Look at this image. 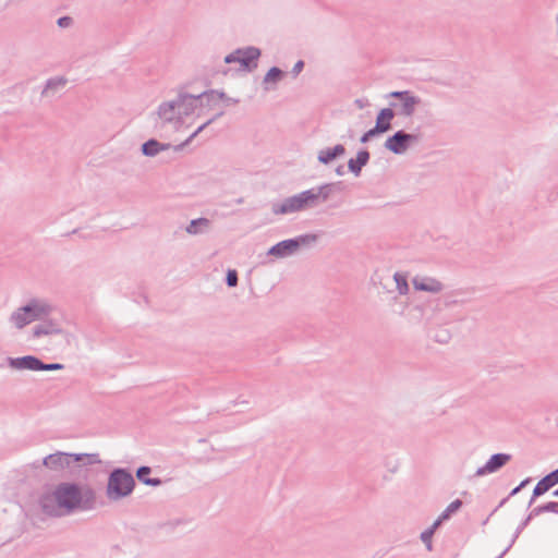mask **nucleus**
I'll list each match as a JSON object with an SVG mask.
<instances>
[{"instance_id": "nucleus-1", "label": "nucleus", "mask_w": 558, "mask_h": 558, "mask_svg": "<svg viewBox=\"0 0 558 558\" xmlns=\"http://www.w3.org/2000/svg\"><path fill=\"white\" fill-rule=\"evenodd\" d=\"M40 510L48 517L59 518L77 510H93L96 492L78 482H61L52 490H45L38 498Z\"/></svg>"}, {"instance_id": "nucleus-2", "label": "nucleus", "mask_w": 558, "mask_h": 558, "mask_svg": "<svg viewBox=\"0 0 558 558\" xmlns=\"http://www.w3.org/2000/svg\"><path fill=\"white\" fill-rule=\"evenodd\" d=\"M101 459L99 453H72V452H63L57 451L54 453H50L46 456L40 465L46 466L47 469L59 472L65 471L68 477L80 478L82 473H84V478H86L87 465L100 464ZM34 468H38L39 463L34 462Z\"/></svg>"}, {"instance_id": "nucleus-3", "label": "nucleus", "mask_w": 558, "mask_h": 558, "mask_svg": "<svg viewBox=\"0 0 558 558\" xmlns=\"http://www.w3.org/2000/svg\"><path fill=\"white\" fill-rule=\"evenodd\" d=\"M136 486L135 478L128 468H114L107 480L106 496L110 501H119L132 495Z\"/></svg>"}, {"instance_id": "nucleus-4", "label": "nucleus", "mask_w": 558, "mask_h": 558, "mask_svg": "<svg viewBox=\"0 0 558 558\" xmlns=\"http://www.w3.org/2000/svg\"><path fill=\"white\" fill-rule=\"evenodd\" d=\"M317 241V235L307 233L293 239L283 240L272 245L268 254L277 257H287L296 253L302 247H308Z\"/></svg>"}, {"instance_id": "nucleus-5", "label": "nucleus", "mask_w": 558, "mask_h": 558, "mask_svg": "<svg viewBox=\"0 0 558 558\" xmlns=\"http://www.w3.org/2000/svg\"><path fill=\"white\" fill-rule=\"evenodd\" d=\"M260 57V49L248 46L245 48H239L233 52L229 53L225 57L226 63L238 62L241 66V70L246 72L254 71L258 63V58Z\"/></svg>"}, {"instance_id": "nucleus-6", "label": "nucleus", "mask_w": 558, "mask_h": 558, "mask_svg": "<svg viewBox=\"0 0 558 558\" xmlns=\"http://www.w3.org/2000/svg\"><path fill=\"white\" fill-rule=\"evenodd\" d=\"M214 94V90H206L198 95H192L182 90L179 92L177 98L174 99L179 116L181 118L191 116L195 111L198 102H201L202 99L208 98Z\"/></svg>"}, {"instance_id": "nucleus-7", "label": "nucleus", "mask_w": 558, "mask_h": 558, "mask_svg": "<svg viewBox=\"0 0 558 558\" xmlns=\"http://www.w3.org/2000/svg\"><path fill=\"white\" fill-rule=\"evenodd\" d=\"M420 140L421 136L418 134H411L399 130L386 140L385 147L396 155H402L412 144L418 143Z\"/></svg>"}, {"instance_id": "nucleus-8", "label": "nucleus", "mask_w": 558, "mask_h": 558, "mask_svg": "<svg viewBox=\"0 0 558 558\" xmlns=\"http://www.w3.org/2000/svg\"><path fill=\"white\" fill-rule=\"evenodd\" d=\"M512 456L510 453L498 452L494 453L489 457L486 463L480 468H477L475 472V476H484L487 474H492L498 472L502 469L509 461H511Z\"/></svg>"}, {"instance_id": "nucleus-9", "label": "nucleus", "mask_w": 558, "mask_h": 558, "mask_svg": "<svg viewBox=\"0 0 558 558\" xmlns=\"http://www.w3.org/2000/svg\"><path fill=\"white\" fill-rule=\"evenodd\" d=\"M389 97L400 99L401 105L398 113L404 117H412L415 112V107L421 102V99L410 90L391 92Z\"/></svg>"}, {"instance_id": "nucleus-10", "label": "nucleus", "mask_w": 558, "mask_h": 558, "mask_svg": "<svg viewBox=\"0 0 558 558\" xmlns=\"http://www.w3.org/2000/svg\"><path fill=\"white\" fill-rule=\"evenodd\" d=\"M558 484V468L548 474H546L544 477H542L537 484L533 488V493L531 496V499L529 501V507H531L535 500L543 496L545 493H547L550 488L556 486Z\"/></svg>"}, {"instance_id": "nucleus-11", "label": "nucleus", "mask_w": 558, "mask_h": 558, "mask_svg": "<svg viewBox=\"0 0 558 558\" xmlns=\"http://www.w3.org/2000/svg\"><path fill=\"white\" fill-rule=\"evenodd\" d=\"M52 307L47 304L39 302L37 299H32L27 304L20 307V311H24L31 323L34 320H40L51 313Z\"/></svg>"}, {"instance_id": "nucleus-12", "label": "nucleus", "mask_w": 558, "mask_h": 558, "mask_svg": "<svg viewBox=\"0 0 558 558\" xmlns=\"http://www.w3.org/2000/svg\"><path fill=\"white\" fill-rule=\"evenodd\" d=\"M63 329L61 325L51 318H43L40 323L33 328V338H40L43 336L61 335Z\"/></svg>"}, {"instance_id": "nucleus-13", "label": "nucleus", "mask_w": 558, "mask_h": 558, "mask_svg": "<svg viewBox=\"0 0 558 558\" xmlns=\"http://www.w3.org/2000/svg\"><path fill=\"white\" fill-rule=\"evenodd\" d=\"M5 362L10 367L14 369H28L37 372L39 357L36 355H24L17 357L8 356Z\"/></svg>"}, {"instance_id": "nucleus-14", "label": "nucleus", "mask_w": 558, "mask_h": 558, "mask_svg": "<svg viewBox=\"0 0 558 558\" xmlns=\"http://www.w3.org/2000/svg\"><path fill=\"white\" fill-rule=\"evenodd\" d=\"M158 116L165 122H177L182 123L181 117L179 116L174 99L170 101L161 102L158 107Z\"/></svg>"}, {"instance_id": "nucleus-15", "label": "nucleus", "mask_w": 558, "mask_h": 558, "mask_svg": "<svg viewBox=\"0 0 558 558\" xmlns=\"http://www.w3.org/2000/svg\"><path fill=\"white\" fill-rule=\"evenodd\" d=\"M345 154V147L342 144H337L333 147L320 149L317 155V160L320 163L329 165L336 158L341 157Z\"/></svg>"}, {"instance_id": "nucleus-16", "label": "nucleus", "mask_w": 558, "mask_h": 558, "mask_svg": "<svg viewBox=\"0 0 558 558\" xmlns=\"http://www.w3.org/2000/svg\"><path fill=\"white\" fill-rule=\"evenodd\" d=\"M371 155L366 149H361L356 154V158H351L348 161L349 170L355 175L359 177L361 174L362 168L366 166L369 161Z\"/></svg>"}, {"instance_id": "nucleus-17", "label": "nucleus", "mask_w": 558, "mask_h": 558, "mask_svg": "<svg viewBox=\"0 0 558 558\" xmlns=\"http://www.w3.org/2000/svg\"><path fill=\"white\" fill-rule=\"evenodd\" d=\"M396 112L391 108L381 109L376 118V131L385 133L391 129V120L395 118Z\"/></svg>"}, {"instance_id": "nucleus-18", "label": "nucleus", "mask_w": 558, "mask_h": 558, "mask_svg": "<svg viewBox=\"0 0 558 558\" xmlns=\"http://www.w3.org/2000/svg\"><path fill=\"white\" fill-rule=\"evenodd\" d=\"M428 336L437 343L447 344L452 338V332L447 325H438L429 328Z\"/></svg>"}, {"instance_id": "nucleus-19", "label": "nucleus", "mask_w": 558, "mask_h": 558, "mask_svg": "<svg viewBox=\"0 0 558 558\" xmlns=\"http://www.w3.org/2000/svg\"><path fill=\"white\" fill-rule=\"evenodd\" d=\"M271 211L275 215H288L299 211L295 196L293 195L284 198L282 202L274 203L271 206Z\"/></svg>"}, {"instance_id": "nucleus-20", "label": "nucleus", "mask_w": 558, "mask_h": 558, "mask_svg": "<svg viewBox=\"0 0 558 558\" xmlns=\"http://www.w3.org/2000/svg\"><path fill=\"white\" fill-rule=\"evenodd\" d=\"M211 227V221L208 218L199 217L190 221L185 227V231L190 235H197L207 232Z\"/></svg>"}, {"instance_id": "nucleus-21", "label": "nucleus", "mask_w": 558, "mask_h": 558, "mask_svg": "<svg viewBox=\"0 0 558 558\" xmlns=\"http://www.w3.org/2000/svg\"><path fill=\"white\" fill-rule=\"evenodd\" d=\"M151 468L148 465H141L136 470V478L144 485L158 487L162 484V480L159 477H150Z\"/></svg>"}, {"instance_id": "nucleus-22", "label": "nucleus", "mask_w": 558, "mask_h": 558, "mask_svg": "<svg viewBox=\"0 0 558 558\" xmlns=\"http://www.w3.org/2000/svg\"><path fill=\"white\" fill-rule=\"evenodd\" d=\"M171 147V144H162L155 138L146 141L142 147V154L147 157H154L162 150H167Z\"/></svg>"}, {"instance_id": "nucleus-23", "label": "nucleus", "mask_w": 558, "mask_h": 558, "mask_svg": "<svg viewBox=\"0 0 558 558\" xmlns=\"http://www.w3.org/2000/svg\"><path fill=\"white\" fill-rule=\"evenodd\" d=\"M222 112L217 113L214 118L209 119L202 125H199L183 143L173 146L175 151L182 150L186 145H189L206 126H208L211 122H214L218 117H221Z\"/></svg>"}, {"instance_id": "nucleus-24", "label": "nucleus", "mask_w": 558, "mask_h": 558, "mask_svg": "<svg viewBox=\"0 0 558 558\" xmlns=\"http://www.w3.org/2000/svg\"><path fill=\"white\" fill-rule=\"evenodd\" d=\"M416 291L439 292L442 289L441 281H412Z\"/></svg>"}, {"instance_id": "nucleus-25", "label": "nucleus", "mask_w": 558, "mask_h": 558, "mask_svg": "<svg viewBox=\"0 0 558 558\" xmlns=\"http://www.w3.org/2000/svg\"><path fill=\"white\" fill-rule=\"evenodd\" d=\"M68 80L63 76L51 77L46 82L45 88L41 92V96L45 97L48 95L50 90H58L59 88L65 86Z\"/></svg>"}, {"instance_id": "nucleus-26", "label": "nucleus", "mask_w": 558, "mask_h": 558, "mask_svg": "<svg viewBox=\"0 0 558 558\" xmlns=\"http://www.w3.org/2000/svg\"><path fill=\"white\" fill-rule=\"evenodd\" d=\"M532 514L538 517L546 512H551L558 514V501H548L546 504L539 505L532 510Z\"/></svg>"}, {"instance_id": "nucleus-27", "label": "nucleus", "mask_w": 558, "mask_h": 558, "mask_svg": "<svg viewBox=\"0 0 558 558\" xmlns=\"http://www.w3.org/2000/svg\"><path fill=\"white\" fill-rule=\"evenodd\" d=\"M10 320L13 322L19 329H22L31 323L27 314L24 311H20V307L11 314Z\"/></svg>"}, {"instance_id": "nucleus-28", "label": "nucleus", "mask_w": 558, "mask_h": 558, "mask_svg": "<svg viewBox=\"0 0 558 558\" xmlns=\"http://www.w3.org/2000/svg\"><path fill=\"white\" fill-rule=\"evenodd\" d=\"M463 506V501L461 499H454L451 501L446 509L440 513V520H449L452 514L458 512Z\"/></svg>"}, {"instance_id": "nucleus-29", "label": "nucleus", "mask_w": 558, "mask_h": 558, "mask_svg": "<svg viewBox=\"0 0 558 558\" xmlns=\"http://www.w3.org/2000/svg\"><path fill=\"white\" fill-rule=\"evenodd\" d=\"M383 288L387 292H392L396 289L400 295H405L410 291L409 281H390V286L383 284Z\"/></svg>"}, {"instance_id": "nucleus-30", "label": "nucleus", "mask_w": 558, "mask_h": 558, "mask_svg": "<svg viewBox=\"0 0 558 558\" xmlns=\"http://www.w3.org/2000/svg\"><path fill=\"white\" fill-rule=\"evenodd\" d=\"M284 76V72L277 68L272 66L268 70L266 75L264 76L263 83L266 85L268 83H277Z\"/></svg>"}, {"instance_id": "nucleus-31", "label": "nucleus", "mask_w": 558, "mask_h": 558, "mask_svg": "<svg viewBox=\"0 0 558 558\" xmlns=\"http://www.w3.org/2000/svg\"><path fill=\"white\" fill-rule=\"evenodd\" d=\"M535 518V515L532 514V511L529 512V514L521 521V523L517 526L514 534L511 538L510 546H513L519 535L523 532V530L530 524V522Z\"/></svg>"}, {"instance_id": "nucleus-32", "label": "nucleus", "mask_w": 558, "mask_h": 558, "mask_svg": "<svg viewBox=\"0 0 558 558\" xmlns=\"http://www.w3.org/2000/svg\"><path fill=\"white\" fill-rule=\"evenodd\" d=\"M336 183H326L316 189L317 195L322 202H326L332 192Z\"/></svg>"}, {"instance_id": "nucleus-33", "label": "nucleus", "mask_w": 558, "mask_h": 558, "mask_svg": "<svg viewBox=\"0 0 558 558\" xmlns=\"http://www.w3.org/2000/svg\"><path fill=\"white\" fill-rule=\"evenodd\" d=\"M302 195L306 196V202H307L308 208H313V207L317 206L318 202L320 201L317 195L316 189H310V190L303 191Z\"/></svg>"}, {"instance_id": "nucleus-34", "label": "nucleus", "mask_w": 558, "mask_h": 558, "mask_svg": "<svg viewBox=\"0 0 558 558\" xmlns=\"http://www.w3.org/2000/svg\"><path fill=\"white\" fill-rule=\"evenodd\" d=\"M64 367L65 366L62 363H45L44 361H41L39 359L37 372H40V371H48V372L61 371V369H64Z\"/></svg>"}, {"instance_id": "nucleus-35", "label": "nucleus", "mask_w": 558, "mask_h": 558, "mask_svg": "<svg viewBox=\"0 0 558 558\" xmlns=\"http://www.w3.org/2000/svg\"><path fill=\"white\" fill-rule=\"evenodd\" d=\"M433 530H424L422 533H421V541L425 544L426 546V549L428 551H432L433 550V542H432V538H433Z\"/></svg>"}, {"instance_id": "nucleus-36", "label": "nucleus", "mask_w": 558, "mask_h": 558, "mask_svg": "<svg viewBox=\"0 0 558 558\" xmlns=\"http://www.w3.org/2000/svg\"><path fill=\"white\" fill-rule=\"evenodd\" d=\"M294 196H295L296 206H298L299 211H301L305 208H308L307 202H306V196L302 195V192L299 194H295Z\"/></svg>"}, {"instance_id": "nucleus-37", "label": "nucleus", "mask_w": 558, "mask_h": 558, "mask_svg": "<svg viewBox=\"0 0 558 558\" xmlns=\"http://www.w3.org/2000/svg\"><path fill=\"white\" fill-rule=\"evenodd\" d=\"M532 481L531 477H526L524 478L523 481H521V483L515 486L510 493H509V497H513L515 496L518 493L521 492V489H523L530 482Z\"/></svg>"}, {"instance_id": "nucleus-38", "label": "nucleus", "mask_w": 558, "mask_h": 558, "mask_svg": "<svg viewBox=\"0 0 558 558\" xmlns=\"http://www.w3.org/2000/svg\"><path fill=\"white\" fill-rule=\"evenodd\" d=\"M381 132L380 131H376V128L374 126L373 129L368 130L367 132H365L360 141L361 143H366L368 142L372 137L376 136L377 134H380Z\"/></svg>"}, {"instance_id": "nucleus-39", "label": "nucleus", "mask_w": 558, "mask_h": 558, "mask_svg": "<svg viewBox=\"0 0 558 558\" xmlns=\"http://www.w3.org/2000/svg\"><path fill=\"white\" fill-rule=\"evenodd\" d=\"M57 24L61 28H66L72 26L73 19L71 16H61L58 19Z\"/></svg>"}, {"instance_id": "nucleus-40", "label": "nucleus", "mask_w": 558, "mask_h": 558, "mask_svg": "<svg viewBox=\"0 0 558 558\" xmlns=\"http://www.w3.org/2000/svg\"><path fill=\"white\" fill-rule=\"evenodd\" d=\"M303 68H304V61L299 60V61L294 64V66L292 68V71H291V72H292L293 76L299 75V74L301 73V71L303 70Z\"/></svg>"}, {"instance_id": "nucleus-41", "label": "nucleus", "mask_w": 558, "mask_h": 558, "mask_svg": "<svg viewBox=\"0 0 558 558\" xmlns=\"http://www.w3.org/2000/svg\"><path fill=\"white\" fill-rule=\"evenodd\" d=\"M214 92H215V94L213 96H209L208 98H206L208 101L213 100L215 97H217L218 99H221V100H230V98H228L223 92H216V90H214Z\"/></svg>"}, {"instance_id": "nucleus-42", "label": "nucleus", "mask_w": 558, "mask_h": 558, "mask_svg": "<svg viewBox=\"0 0 558 558\" xmlns=\"http://www.w3.org/2000/svg\"><path fill=\"white\" fill-rule=\"evenodd\" d=\"M446 520H440V514L438 515V518L434 521V523L427 527V530H433V533H435V531L440 526V524L442 522H445Z\"/></svg>"}, {"instance_id": "nucleus-43", "label": "nucleus", "mask_w": 558, "mask_h": 558, "mask_svg": "<svg viewBox=\"0 0 558 558\" xmlns=\"http://www.w3.org/2000/svg\"><path fill=\"white\" fill-rule=\"evenodd\" d=\"M511 497H509V495L507 497H505L504 499L500 500V502L498 504V506L490 512V515H494L498 509H500L504 505H506V502L510 499Z\"/></svg>"}, {"instance_id": "nucleus-44", "label": "nucleus", "mask_w": 558, "mask_h": 558, "mask_svg": "<svg viewBox=\"0 0 558 558\" xmlns=\"http://www.w3.org/2000/svg\"><path fill=\"white\" fill-rule=\"evenodd\" d=\"M225 279H238V271L235 269H228Z\"/></svg>"}, {"instance_id": "nucleus-45", "label": "nucleus", "mask_w": 558, "mask_h": 558, "mask_svg": "<svg viewBox=\"0 0 558 558\" xmlns=\"http://www.w3.org/2000/svg\"><path fill=\"white\" fill-rule=\"evenodd\" d=\"M392 279H395V280L407 279V274L397 271V272L393 274Z\"/></svg>"}, {"instance_id": "nucleus-46", "label": "nucleus", "mask_w": 558, "mask_h": 558, "mask_svg": "<svg viewBox=\"0 0 558 558\" xmlns=\"http://www.w3.org/2000/svg\"><path fill=\"white\" fill-rule=\"evenodd\" d=\"M336 173L338 175H343L344 174V167L342 165L338 166L337 169H336Z\"/></svg>"}, {"instance_id": "nucleus-47", "label": "nucleus", "mask_w": 558, "mask_h": 558, "mask_svg": "<svg viewBox=\"0 0 558 558\" xmlns=\"http://www.w3.org/2000/svg\"><path fill=\"white\" fill-rule=\"evenodd\" d=\"M229 288H235L239 281H225Z\"/></svg>"}, {"instance_id": "nucleus-48", "label": "nucleus", "mask_w": 558, "mask_h": 558, "mask_svg": "<svg viewBox=\"0 0 558 558\" xmlns=\"http://www.w3.org/2000/svg\"><path fill=\"white\" fill-rule=\"evenodd\" d=\"M510 544L505 548V550L496 558H502L511 548Z\"/></svg>"}, {"instance_id": "nucleus-49", "label": "nucleus", "mask_w": 558, "mask_h": 558, "mask_svg": "<svg viewBox=\"0 0 558 558\" xmlns=\"http://www.w3.org/2000/svg\"><path fill=\"white\" fill-rule=\"evenodd\" d=\"M251 283H252V281H247V284H248V287H250L251 293H252L253 295H255V296H258V294L254 291V288L252 287V284H251Z\"/></svg>"}, {"instance_id": "nucleus-50", "label": "nucleus", "mask_w": 558, "mask_h": 558, "mask_svg": "<svg viewBox=\"0 0 558 558\" xmlns=\"http://www.w3.org/2000/svg\"><path fill=\"white\" fill-rule=\"evenodd\" d=\"M355 105H356L360 109H362V108L364 107V104H363L362 99H356V100H355Z\"/></svg>"}, {"instance_id": "nucleus-51", "label": "nucleus", "mask_w": 558, "mask_h": 558, "mask_svg": "<svg viewBox=\"0 0 558 558\" xmlns=\"http://www.w3.org/2000/svg\"><path fill=\"white\" fill-rule=\"evenodd\" d=\"M490 514L482 522V525H486L490 519Z\"/></svg>"}, {"instance_id": "nucleus-52", "label": "nucleus", "mask_w": 558, "mask_h": 558, "mask_svg": "<svg viewBox=\"0 0 558 558\" xmlns=\"http://www.w3.org/2000/svg\"><path fill=\"white\" fill-rule=\"evenodd\" d=\"M551 495H553V497L558 498V488L553 490Z\"/></svg>"}, {"instance_id": "nucleus-53", "label": "nucleus", "mask_w": 558, "mask_h": 558, "mask_svg": "<svg viewBox=\"0 0 558 558\" xmlns=\"http://www.w3.org/2000/svg\"><path fill=\"white\" fill-rule=\"evenodd\" d=\"M461 495H462V496H468V495H469V492L463 490V492L461 493Z\"/></svg>"}, {"instance_id": "nucleus-54", "label": "nucleus", "mask_w": 558, "mask_h": 558, "mask_svg": "<svg viewBox=\"0 0 558 558\" xmlns=\"http://www.w3.org/2000/svg\"><path fill=\"white\" fill-rule=\"evenodd\" d=\"M390 106L391 107H397V104L396 102H391Z\"/></svg>"}, {"instance_id": "nucleus-55", "label": "nucleus", "mask_w": 558, "mask_h": 558, "mask_svg": "<svg viewBox=\"0 0 558 558\" xmlns=\"http://www.w3.org/2000/svg\"><path fill=\"white\" fill-rule=\"evenodd\" d=\"M2 366V364H0V367Z\"/></svg>"}]
</instances>
